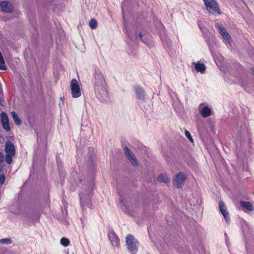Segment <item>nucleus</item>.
<instances>
[{
	"mask_svg": "<svg viewBox=\"0 0 254 254\" xmlns=\"http://www.w3.org/2000/svg\"><path fill=\"white\" fill-rule=\"evenodd\" d=\"M94 90L96 96L104 99L107 95V86L103 73L99 69H95L94 75Z\"/></svg>",
	"mask_w": 254,
	"mask_h": 254,
	"instance_id": "nucleus-1",
	"label": "nucleus"
},
{
	"mask_svg": "<svg viewBox=\"0 0 254 254\" xmlns=\"http://www.w3.org/2000/svg\"><path fill=\"white\" fill-rule=\"evenodd\" d=\"M126 243L127 249L130 253L135 254L137 253L139 243L132 235L129 234L127 236Z\"/></svg>",
	"mask_w": 254,
	"mask_h": 254,
	"instance_id": "nucleus-2",
	"label": "nucleus"
},
{
	"mask_svg": "<svg viewBox=\"0 0 254 254\" xmlns=\"http://www.w3.org/2000/svg\"><path fill=\"white\" fill-rule=\"evenodd\" d=\"M206 10L210 13L220 14L221 12L215 0H203Z\"/></svg>",
	"mask_w": 254,
	"mask_h": 254,
	"instance_id": "nucleus-3",
	"label": "nucleus"
},
{
	"mask_svg": "<svg viewBox=\"0 0 254 254\" xmlns=\"http://www.w3.org/2000/svg\"><path fill=\"white\" fill-rule=\"evenodd\" d=\"M70 89L73 98H78L81 96V90L79 83L77 80L75 79L71 80L70 84Z\"/></svg>",
	"mask_w": 254,
	"mask_h": 254,
	"instance_id": "nucleus-4",
	"label": "nucleus"
},
{
	"mask_svg": "<svg viewBox=\"0 0 254 254\" xmlns=\"http://www.w3.org/2000/svg\"><path fill=\"white\" fill-rule=\"evenodd\" d=\"M187 178V175L182 172H180L173 179V182L175 186L180 188L184 186Z\"/></svg>",
	"mask_w": 254,
	"mask_h": 254,
	"instance_id": "nucleus-5",
	"label": "nucleus"
},
{
	"mask_svg": "<svg viewBox=\"0 0 254 254\" xmlns=\"http://www.w3.org/2000/svg\"><path fill=\"white\" fill-rule=\"evenodd\" d=\"M108 236L112 246L115 247H119V239L113 231H110L108 233Z\"/></svg>",
	"mask_w": 254,
	"mask_h": 254,
	"instance_id": "nucleus-6",
	"label": "nucleus"
},
{
	"mask_svg": "<svg viewBox=\"0 0 254 254\" xmlns=\"http://www.w3.org/2000/svg\"><path fill=\"white\" fill-rule=\"evenodd\" d=\"M215 26L219 30V33L223 37L225 42L229 44L231 41V37L226 30L218 23H216Z\"/></svg>",
	"mask_w": 254,
	"mask_h": 254,
	"instance_id": "nucleus-7",
	"label": "nucleus"
},
{
	"mask_svg": "<svg viewBox=\"0 0 254 254\" xmlns=\"http://www.w3.org/2000/svg\"><path fill=\"white\" fill-rule=\"evenodd\" d=\"M1 10L7 13H11L13 11V7L11 2L7 1H3L0 3Z\"/></svg>",
	"mask_w": 254,
	"mask_h": 254,
	"instance_id": "nucleus-8",
	"label": "nucleus"
},
{
	"mask_svg": "<svg viewBox=\"0 0 254 254\" xmlns=\"http://www.w3.org/2000/svg\"><path fill=\"white\" fill-rule=\"evenodd\" d=\"M0 117L3 128L6 131L10 130V127L9 125V119L6 114L3 112L1 113Z\"/></svg>",
	"mask_w": 254,
	"mask_h": 254,
	"instance_id": "nucleus-9",
	"label": "nucleus"
},
{
	"mask_svg": "<svg viewBox=\"0 0 254 254\" xmlns=\"http://www.w3.org/2000/svg\"><path fill=\"white\" fill-rule=\"evenodd\" d=\"M199 111L202 116L204 118L208 117L211 114V109L208 106H205L202 104L199 105Z\"/></svg>",
	"mask_w": 254,
	"mask_h": 254,
	"instance_id": "nucleus-10",
	"label": "nucleus"
},
{
	"mask_svg": "<svg viewBox=\"0 0 254 254\" xmlns=\"http://www.w3.org/2000/svg\"><path fill=\"white\" fill-rule=\"evenodd\" d=\"M219 208L220 212L223 214L224 218L227 223L230 221L229 213L227 212L226 207L223 202L220 201L219 202Z\"/></svg>",
	"mask_w": 254,
	"mask_h": 254,
	"instance_id": "nucleus-11",
	"label": "nucleus"
},
{
	"mask_svg": "<svg viewBox=\"0 0 254 254\" xmlns=\"http://www.w3.org/2000/svg\"><path fill=\"white\" fill-rule=\"evenodd\" d=\"M134 90L136 96L139 100H144L145 97V92L142 88L139 86L134 87Z\"/></svg>",
	"mask_w": 254,
	"mask_h": 254,
	"instance_id": "nucleus-12",
	"label": "nucleus"
},
{
	"mask_svg": "<svg viewBox=\"0 0 254 254\" xmlns=\"http://www.w3.org/2000/svg\"><path fill=\"white\" fill-rule=\"evenodd\" d=\"M124 151L130 162L133 165H136L137 164V161L134 154L132 153V152L127 147H125L124 148Z\"/></svg>",
	"mask_w": 254,
	"mask_h": 254,
	"instance_id": "nucleus-13",
	"label": "nucleus"
},
{
	"mask_svg": "<svg viewBox=\"0 0 254 254\" xmlns=\"http://www.w3.org/2000/svg\"><path fill=\"white\" fill-rule=\"evenodd\" d=\"M5 150L6 154L14 155L15 148L11 142H8L6 143Z\"/></svg>",
	"mask_w": 254,
	"mask_h": 254,
	"instance_id": "nucleus-14",
	"label": "nucleus"
},
{
	"mask_svg": "<svg viewBox=\"0 0 254 254\" xmlns=\"http://www.w3.org/2000/svg\"><path fill=\"white\" fill-rule=\"evenodd\" d=\"M192 64L194 65L195 69L197 72L201 73H204L206 70V66L202 63L199 62L193 63Z\"/></svg>",
	"mask_w": 254,
	"mask_h": 254,
	"instance_id": "nucleus-15",
	"label": "nucleus"
},
{
	"mask_svg": "<svg viewBox=\"0 0 254 254\" xmlns=\"http://www.w3.org/2000/svg\"><path fill=\"white\" fill-rule=\"evenodd\" d=\"M240 203V205L245 209L250 211L254 210V207L251 202L241 201Z\"/></svg>",
	"mask_w": 254,
	"mask_h": 254,
	"instance_id": "nucleus-16",
	"label": "nucleus"
},
{
	"mask_svg": "<svg viewBox=\"0 0 254 254\" xmlns=\"http://www.w3.org/2000/svg\"><path fill=\"white\" fill-rule=\"evenodd\" d=\"M157 180L159 182H163L165 183H167L170 181L169 178L165 174H162L159 175L157 178Z\"/></svg>",
	"mask_w": 254,
	"mask_h": 254,
	"instance_id": "nucleus-17",
	"label": "nucleus"
},
{
	"mask_svg": "<svg viewBox=\"0 0 254 254\" xmlns=\"http://www.w3.org/2000/svg\"><path fill=\"white\" fill-rule=\"evenodd\" d=\"M79 197L81 201V206L85 205L86 202L89 201V197L84 194L80 193L79 194Z\"/></svg>",
	"mask_w": 254,
	"mask_h": 254,
	"instance_id": "nucleus-18",
	"label": "nucleus"
},
{
	"mask_svg": "<svg viewBox=\"0 0 254 254\" xmlns=\"http://www.w3.org/2000/svg\"><path fill=\"white\" fill-rule=\"evenodd\" d=\"M11 114L15 124L17 125H19L21 124V121L18 117L17 115L14 112H12Z\"/></svg>",
	"mask_w": 254,
	"mask_h": 254,
	"instance_id": "nucleus-19",
	"label": "nucleus"
},
{
	"mask_svg": "<svg viewBox=\"0 0 254 254\" xmlns=\"http://www.w3.org/2000/svg\"><path fill=\"white\" fill-rule=\"evenodd\" d=\"M89 26L92 29H96L97 27V21L94 18L91 19L89 22Z\"/></svg>",
	"mask_w": 254,
	"mask_h": 254,
	"instance_id": "nucleus-20",
	"label": "nucleus"
},
{
	"mask_svg": "<svg viewBox=\"0 0 254 254\" xmlns=\"http://www.w3.org/2000/svg\"><path fill=\"white\" fill-rule=\"evenodd\" d=\"M61 244L63 246L66 247L69 245V241L68 239L65 238H62L61 239Z\"/></svg>",
	"mask_w": 254,
	"mask_h": 254,
	"instance_id": "nucleus-21",
	"label": "nucleus"
},
{
	"mask_svg": "<svg viewBox=\"0 0 254 254\" xmlns=\"http://www.w3.org/2000/svg\"><path fill=\"white\" fill-rule=\"evenodd\" d=\"M14 155H10V154H6V155H5V161L8 163V164H10L12 162V157Z\"/></svg>",
	"mask_w": 254,
	"mask_h": 254,
	"instance_id": "nucleus-22",
	"label": "nucleus"
},
{
	"mask_svg": "<svg viewBox=\"0 0 254 254\" xmlns=\"http://www.w3.org/2000/svg\"><path fill=\"white\" fill-rule=\"evenodd\" d=\"M185 134L186 136L190 140V141L191 142H193V140L191 136L190 132L189 131L186 130L185 132Z\"/></svg>",
	"mask_w": 254,
	"mask_h": 254,
	"instance_id": "nucleus-23",
	"label": "nucleus"
},
{
	"mask_svg": "<svg viewBox=\"0 0 254 254\" xmlns=\"http://www.w3.org/2000/svg\"><path fill=\"white\" fill-rule=\"evenodd\" d=\"M0 243L5 244H11V241L9 239H3L0 240Z\"/></svg>",
	"mask_w": 254,
	"mask_h": 254,
	"instance_id": "nucleus-24",
	"label": "nucleus"
},
{
	"mask_svg": "<svg viewBox=\"0 0 254 254\" xmlns=\"http://www.w3.org/2000/svg\"><path fill=\"white\" fill-rule=\"evenodd\" d=\"M5 180V177L3 175H0V184L2 185L3 184Z\"/></svg>",
	"mask_w": 254,
	"mask_h": 254,
	"instance_id": "nucleus-25",
	"label": "nucleus"
},
{
	"mask_svg": "<svg viewBox=\"0 0 254 254\" xmlns=\"http://www.w3.org/2000/svg\"><path fill=\"white\" fill-rule=\"evenodd\" d=\"M3 160V156L2 154L0 152V163H1Z\"/></svg>",
	"mask_w": 254,
	"mask_h": 254,
	"instance_id": "nucleus-26",
	"label": "nucleus"
},
{
	"mask_svg": "<svg viewBox=\"0 0 254 254\" xmlns=\"http://www.w3.org/2000/svg\"><path fill=\"white\" fill-rule=\"evenodd\" d=\"M199 27H200V29L201 30H202V28L201 27V26H200V24H199Z\"/></svg>",
	"mask_w": 254,
	"mask_h": 254,
	"instance_id": "nucleus-27",
	"label": "nucleus"
}]
</instances>
